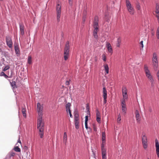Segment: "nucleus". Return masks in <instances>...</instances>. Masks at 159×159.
I'll return each mask as SVG.
<instances>
[{"instance_id": "31", "label": "nucleus", "mask_w": 159, "mask_h": 159, "mask_svg": "<svg viewBox=\"0 0 159 159\" xmlns=\"http://www.w3.org/2000/svg\"><path fill=\"white\" fill-rule=\"evenodd\" d=\"M15 50L16 54H17L19 52V48L18 46H15Z\"/></svg>"}, {"instance_id": "11", "label": "nucleus", "mask_w": 159, "mask_h": 159, "mask_svg": "<svg viewBox=\"0 0 159 159\" xmlns=\"http://www.w3.org/2000/svg\"><path fill=\"white\" fill-rule=\"evenodd\" d=\"M106 46L109 52L112 54L113 50L110 43H109L107 42L106 44Z\"/></svg>"}, {"instance_id": "1", "label": "nucleus", "mask_w": 159, "mask_h": 159, "mask_svg": "<svg viewBox=\"0 0 159 159\" xmlns=\"http://www.w3.org/2000/svg\"><path fill=\"white\" fill-rule=\"evenodd\" d=\"M37 128L39 130V134L41 138H43L44 134V123L42 116H38Z\"/></svg>"}, {"instance_id": "10", "label": "nucleus", "mask_w": 159, "mask_h": 159, "mask_svg": "<svg viewBox=\"0 0 159 159\" xmlns=\"http://www.w3.org/2000/svg\"><path fill=\"white\" fill-rule=\"evenodd\" d=\"M121 106H122V112L124 114H125L126 113V108L125 105V102L124 100L122 101L121 103Z\"/></svg>"}, {"instance_id": "19", "label": "nucleus", "mask_w": 159, "mask_h": 159, "mask_svg": "<svg viewBox=\"0 0 159 159\" xmlns=\"http://www.w3.org/2000/svg\"><path fill=\"white\" fill-rule=\"evenodd\" d=\"M104 67L106 74H108L109 73V67L108 65L107 64H104Z\"/></svg>"}, {"instance_id": "28", "label": "nucleus", "mask_w": 159, "mask_h": 159, "mask_svg": "<svg viewBox=\"0 0 159 159\" xmlns=\"http://www.w3.org/2000/svg\"><path fill=\"white\" fill-rule=\"evenodd\" d=\"M142 141L145 142L147 141V137L145 135H143L142 137Z\"/></svg>"}, {"instance_id": "7", "label": "nucleus", "mask_w": 159, "mask_h": 159, "mask_svg": "<svg viewBox=\"0 0 159 159\" xmlns=\"http://www.w3.org/2000/svg\"><path fill=\"white\" fill-rule=\"evenodd\" d=\"M105 144V141H102V144L101 145V150H102V159H107L106 156V150L104 148V145Z\"/></svg>"}, {"instance_id": "6", "label": "nucleus", "mask_w": 159, "mask_h": 159, "mask_svg": "<svg viewBox=\"0 0 159 159\" xmlns=\"http://www.w3.org/2000/svg\"><path fill=\"white\" fill-rule=\"evenodd\" d=\"M152 64L154 69L157 67L158 66L157 57V53L155 52L153 54Z\"/></svg>"}, {"instance_id": "35", "label": "nucleus", "mask_w": 159, "mask_h": 159, "mask_svg": "<svg viewBox=\"0 0 159 159\" xmlns=\"http://www.w3.org/2000/svg\"><path fill=\"white\" fill-rule=\"evenodd\" d=\"M123 96V97L125 101V99H126L128 98V96L127 93H122Z\"/></svg>"}, {"instance_id": "37", "label": "nucleus", "mask_w": 159, "mask_h": 159, "mask_svg": "<svg viewBox=\"0 0 159 159\" xmlns=\"http://www.w3.org/2000/svg\"><path fill=\"white\" fill-rule=\"evenodd\" d=\"M9 68H10L9 66L8 65H7L3 69V71H5L9 69Z\"/></svg>"}, {"instance_id": "23", "label": "nucleus", "mask_w": 159, "mask_h": 159, "mask_svg": "<svg viewBox=\"0 0 159 159\" xmlns=\"http://www.w3.org/2000/svg\"><path fill=\"white\" fill-rule=\"evenodd\" d=\"M143 148L145 149L147 148L148 147L147 141H142Z\"/></svg>"}, {"instance_id": "34", "label": "nucleus", "mask_w": 159, "mask_h": 159, "mask_svg": "<svg viewBox=\"0 0 159 159\" xmlns=\"http://www.w3.org/2000/svg\"><path fill=\"white\" fill-rule=\"evenodd\" d=\"M61 14H59V13H57V20L58 22H59L60 20V17Z\"/></svg>"}, {"instance_id": "36", "label": "nucleus", "mask_w": 159, "mask_h": 159, "mask_svg": "<svg viewBox=\"0 0 159 159\" xmlns=\"http://www.w3.org/2000/svg\"><path fill=\"white\" fill-rule=\"evenodd\" d=\"M1 76H3L6 78H7L8 77V76L6 75L5 73L3 72H2L0 74Z\"/></svg>"}, {"instance_id": "53", "label": "nucleus", "mask_w": 159, "mask_h": 159, "mask_svg": "<svg viewBox=\"0 0 159 159\" xmlns=\"http://www.w3.org/2000/svg\"><path fill=\"white\" fill-rule=\"evenodd\" d=\"M149 111L150 112H152V109H151H151H149Z\"/></svg>"}, {"instance_id": "46", "label": "nucleus", "mask_w": 159, "mask_h": 159, "mask_svg": "<svg viewBox=\"0 0 159 159\" xmlns=\"http://www.w3.org/2000/svg\"><path fill=\"white\" fill-rule=\"evenodd\" d=\"M68 112H69V113L70 117L72 118V115L71 114L70 110H69V111H68Z\"/></svg>"}, {"instance_id": "3", "label": "nucleus", "mask_w": 159, "mask_h": 159, "mask_svg": "<svg viewBox=\"0 0 159 159\" xmlns=\"http://www.w3.org/2000/svg\"><path fill=\"white\" fill-rule=\"evenodd\" d=\"M98 16H95L93 22V27L94 28L93 35L95 39H97L98 38L97 32L98 29Z\"/></svg>"}, {"instance_id": "52", "label": "nucleus", "mask_w": 159, "mask_h": 159, "mask_svg": "<svg viewBox=\"0 0 159 159\" xmlns=\"http://www.w3.org/2000/svg\"><path fill=\"white\" fill-rule=\"evenodd\" d=\"M15 82L14 81V82H12V86L13 87H14V86H13V85H15Z\"/></svg>"}, {"instance_id": "4", "label": "nucleus", "mask_w": 159, "mask_h": 159, "mask_svg": "<svg viewBox=\"0 0 159 159\" xmlns=\"http://www.w3.org/2000/svg\"><path fill=\"white\" fill-rule=\"evenodd\" d=\"M69 42L68 41L65 45L64 49V58L66 61L68 59L69 57Z\"/></svg>"}, {"instance_id": "29", "label": "nucleus", "mask_w": 159, "mask_h": 159, "mask_svg": "<svg viewBox=\"0 0 159 159\" xmlns=\"http://www.w3.org/2000/svg\"><path fill=\"white\" fill-rule=\"evenodd\" d=\"M96 117L99 118L101 117L99 111H98V109H97L96 110Z\"/></svg>"}, {"instance_id": "40", "label": "nucleus", "mask_w": 159, "mask_h": 159, "mask_svg": "<svg viewBox=\"0 0 159 159\" xmlns=\"http://www.w3.org/2000/svg\"><path fill=\"white\" fill-rule=\"evenodd\" d=\"M74 118H79V115L77 113H75L74 115Z\"/></svg>"}, {"instance_id": "16", "label": "nucleus", "mask_w": 159, "mask_h": 159, "mask_svg": "<svg viewBox=\"0 0 159 159\" xmlns=\"http://www.w3.org/2000/svg\"><path fill=\"white\" fill-rule=\"evenodd\" d=\"M61 6L59 4H58L57 6V13L61 14Z\"/></svg>"}, {"instance_id": "26", "label": "nucleus", "mask_w": 159, "mask_h": 159, "mask_svg": "<svg viewBox=\"0 0 159 159\" xmlns=\"http://www.w3.org/2000/svg\"><path fill=\"white\" fill-rule=\"evenodd\" d=\"M19 144H18V146L15 147L14 148V150L16 152H20V149L19 148Z\"/></svg>"}, {"instance_id": "45", "label": "nucleus", "mask_w": 159, "mask_h": 159, "mask_svg": "<svg viewBox=\"0 0 159 159\" xmlns=\"http://www.w3.org/2000/svg\"><path fill=\"white\" fill-rule=\"evenodd\" d=\"M75 121H79V118H74Z\"/></svg>"}, {"instance_id": "21", "label": "nucleus", "mask_w": 159, "mask_h": 159, "mask_svg": "<svg viewBox=\"0 0 159 159\" xmlns=\"http://www.w3.org/2000/svg\"><path fill=\"white\" fill-rule=\"evenodd\" d=\"M121 42V40L120 38H118L117 39V42L116 43V46L118 47H120V44Z\"/></svg>"}, {"instance_id": "12", "label": "nucleus", "mask_w": 159, "mask_h": 159, "mask_svg": "<svg viewBox=\"0 0 159 159\" xmlns=\"http://www.w3.org/2000/svg\"><path fill=\"white\" fill-rule=\"evenodd\" d=\"M20 31L21 34L22 35H23L24 34V26L23 23H20L19 24Z\"/></svg>"}, {"instance_id": "43", "label": "nucleus", "mask_w": 159, "mask_h": 159, "mask_svg": "<svg viewBox=\"0 0 159 159\" xmlns=\"http://www.w3.org/2000/svg\"><path fill=\"white\" fill-rule=\"evenodd\" d=\"M87 123L88 122H85V127L87 129H88L89 128L88 127Z\"/></svg>"}, {"instance_id": "39", "label": "nucleus", "mask_w": 159, "mask_h": 159, "mask_svg": "<svg viewBox=\"0 0 159 159\" xmlns=\"http://www.w3.org/2000/svg\"><path fill=\"white\" fill-rule=\"evenodd\" d=\"M18 144H20V145H21V141L20 139V138H19V139L18 141V142L17 143L16 145H18Z\"/></svg>"}, {"instance_id": "20", "label": "nucleus", "mask_w": 159, "mask_h": 159, "mask_svg": "<svg viewBox=\"0 0 159 159\" xmlns=\"http://www.w3.org/2000/svg\"><path fill=\"white\" fill-rule=\"evenodd\" d=\"M71 106L70 103L69 102H68L66 104V111L67 112H68V111L70 110V107Z\"/></svg>"}, {"instance_id": "5", "label": "nucleus", "mask_w": 159, "mask_h": 159, "mask_svg": "<svg viewBox=\"0 0 159 159\" xmlns=\"http://www.w3.org/2000/svg\"><path fill=\"white\" fill-rule=\"evenodd\" d=\"M126 4L128 12L130 15H133L134 13V10L129 0H126Z\"/></svg>"}, {"instance_id": "38", "label": "nucleus", "mask_w": 159, "mask_h": 159, "mask_svg": "<svg viewBox=\"0 0 159 159\" xmlns=\"http://www.w3.org/2000/svg\"><path fill=\"white\" fill-rule=\"evenodd\" d=\"M102 59L104 61H106V56L105 54H103L102 56Z\"/></svg>"}, {"instance_id": "18", "label": "nucleus", "mask_w": 159, "mask_h": 159, "mask_svg": "<svg viewBox=\"0 0 159 159\" xmlns=\"http://www.w3.org/2000/svg\"><path fill=\"white\" fill-rule=\"evenodd\" d=\"M136 8L138 10L140 11L141 10L140 4L139 2L138 1L136 4Z\"/></svg>"}, {"instance_id": "51", "label": "nucleus", "mask_w": 159, "mask_h": 159, "mask_svg": "<svg viewBox=\"0 0 159 159\" xmlns=\"http://www.w3.org/2000/svg\"><path fill=\"white\" fill-rule=\"evenodd\" d=\"M70 83L68 81H66V84L67 85H68Z\"/></svg>"}, {"instance_id": "49", "label": "nucleus", "mask_w": 159, "mask_h": 159, "mask_svg": "<svg viewBox=\"0 0 159 159\" xmlns=\"http://www.w3.org/2000/svg\"><path fill=\"white\" fill-rule=\"evenodd\" d=\"M107 98H104L103 102L104 104H105L107 102Z\"/></svg>"}, {"instance_id": "54", "label": "nucleus", "mask_w": 159, "mask_h": 159, "mask_svg": "<svg viewBox=\"0 0 159 159\" xmlns=\"http://www.w3.org/2000/svg\"><path fill=\"white\" fill-rule=\"evenodd\" d=\"M24 148H25V149H27V147L26 146H25L24 147Z\"/></svg>"}, {"instance_id": "32", "label": "nucleus", "mask_w": 159, "mask_h": 159, "mask_svg": "<svg viewBox=\"0 0 159 159\" xmlns=\"http://www.w3.org/2000/svg\"><path fill=\"white\" fill-rule=\"evenodd\" d=\"M121 120V116L120 114L118 115V118L117 119V122L118 123H120V121Z\"/></svg>"}, {"instance_id": "55", "label": "nucleus", "mask_w": 159, "mask_h": 159, "mask_svg": "<svg viewBox=\"0 0 159 159\" xmlns=\"http://www.w3.org/2000/svg\"><path fill=\"white\" fill-rule=\"evenodd\" d=\"M69 1L70 3V2H71L72 0H69Z\"/></svg>"}, {"instance_id": "13", "label": "nucleus", "mask_w": 159, "mask_h": 159, "mask_svg": "<svg viewBox=\"0 0 159 159\" xmlns=\"http://www.w3.org/2000/svg\"><path fill=\"white\" fill-rule=\"evenodd\" d=\"M135 117L137 122H139L140 120V117L139 111L137 110H136L135 111Z\"/></svg>"}, {"instance_id": "42", "label": "nucleus", "mask_w": 159, "mask_h": 159, "mask_svg": "<svg viewBox=\"0 0 159 159\" xmlns=\"http://www.w3.org/2000/svg\"><path fill=\"white\" fill-rule=\"evenodd\" d=\"M96 120L99 123L101 121V117H99V118H97Z\"/></svg>"}, {"instance_id": "8", "label": "nucleus", "mask_w": 159, "mask_h": 159, "mask_svg": "<svg viewBox=\"0 0 159 159\" xmlns=\"http://www.w3.org/2000/svg\"><path fill=\"white\" fill-rule=\"evenodd\" d=\"M43 105H41L39 102L37 103V110L38 112V116H43Z\"/></svg>"}, {"instance_id": "17", "label": "nucleus", "mask_w": 159, "mask_h": 159, "mask_svg": "<svg viewBox=\"0 0 159 159\" xmlns=\"http://www.w3.org/2000/svg\"><path fill=\"white\" fill-rule=\"evenodd\" d=\"M67 135L66 132H64V133L63 141V142L66 144L67 142Z\"/></svg>"}, {"instance_id": "47", "label": "nucleus", "mask_w": 159, "mask_h": 159, "mask_svg": "<svg viewBox=\"0 0 159 159\" xmlns=\"http://www.w3.org/2000/svg\"><path fill=\"white\" fill-rule=\"evenodd\" d=\"M68 112H69V113L70 117L72 118V115L71 114L70 110H69V111H68Z\"/></svg>"}, {"instance_id": "56", "label": "nucleus", "mask_w": 159, "mask_h": 159, "mask_svg": "<svg viewBox=\"0 0 159 159\" xmlns=\"http://www.w3.org/2000/svg\"><path fill=\"white\" fill-rule=\"evenodd\" d=\"M147 159H149V158H148Z\"/></svg>"}, {"instance_id": "24", "label": "nucleus", "mask_w": 159, "mask_h": 159, "mask_svg": "<svg viewBox=\"0 0 159 159\" xmlns=\"http://www.w3.org/2000/svg\"><path fill=\"white\" fill-rule=\"evenodd\" d=\"M28 63L29 64L32 63V57L30 56H29L28 57Z\"/></svg>"}, {"instance_id": "22", "label": "nucleus", "mask_w": 159, "mask_h": 159, "mask_svg": "<svg viewBox=\"0 0 159 159\" xmlns=\"http://www.w3.org/2000/svg\"><path fill=\"white\" fill-rule=\"evenodd\" d=\"M155 12L157 14H159V5L157 4L156 5Z\"/></svg>"}, {"instance_id": "41", "label": "nucleus", "mask_w": 159, "mask_h": 159, "mask_svg": "<svg viewBox=\"0 0 159 159\" xmlns=\"http://www.w3.org/2000/svg\"><path fill=\"white\" fill-rule=\"evenodd\" d=\"M143 41H141L140 43V47L142 48L143 47Z\"/></svg>"}, {"instance_id": "50", "label": "nucleus", "mask_w": 159, "mask_h": 159, "mask_svg": "<svg viewBox=\"0 0 159 159\" xmlns=\"http://www.w3.org/2000/svg\"><path fill=\"white\" fill-rule=\"evenodd\" d=\"M15 155V153L14 152H12L11 153L10 156H13Z\"/></svg>"}, {"instance_id": "27", "label": "nucleus", "mask_w": 159, "mask_h": 159, "mask_svg": "<svg viewBox=\"0 0 159 159\" xmlns=\"http://www.w3.org/2000/svg\"><path fill=\"white\" fill-rule=\"evenodd\" d=\"M106 139V135L104 132H103L102 134V141H105Z\"/></svg>"}, {"instance_id": "44", "label": "nucleus", "mask_w": 159, "mask_h": 159, "mask_svg": "<svg viewBox=\"0 0 159 159\" xmlns=\"http://www.w3.org/2000/svg\"><path fill=\"white\" fill-rule=\"evenodd\" d=\"M88 116H86L85 117V122H88Z\"/></svg>"}, {"instance_id": "9", "label": "nucleus", "mask_w": 159, "mask_h": 159, "mask_svg": "<svg viewBox=\"0 0 159 159\" xmlns=\"http://www.w3.org/2000/svg\"><path fill=\"white\" fill-rule=\"evenodd\" d=\"M6 41L7 45L9 48H11L12 45V42L11 38L9 36H7L6 37Z\"/></svg>"}, {"instance_id": "25", "label": "nucleus", "mask_w": 159, "mask_h": 159, "mask_svg": "<svg viewBox=\"0 0 159 159\" xmlns=\"http://www.w3.org/2000/svg\"><path fill=\"white\" fill-rule=\"evenodd\" d=\"M122 93H127V90L126 88L123 86L122 88Z\"/></svg>"}, {"instance_id": "30", "label": "nucleus", "mask_w": 159, "mask_h": 159, "mask_svg": "<svg viewBox=\"0 0 159 159\" xmlns=\"http://www.w3.org/2000/svg\"><path fill=\"white\" fill-rule=\"evenodd\" d=\"M75 128L77 129H79V121H75Z\"/></svg>"}, {"instance_id": "15", "label": "nucleus", "mask_w": 159, "mask_h": 159, "mask_svg": "<svg viewBox=\"0 0 159 159\" xmlns=\"http://www.w3.org/2000/svg\"><path fill=\"white\" fill-rule=\"evenodd\" d=\"M103 98H107V91L105 87H103Z\"/></svg>"}, {"instance_id": "14", "label": "nucleus", "mask_w": 159, "mask_h": 159, "mask_svg": "<svg viewBox=\"0 0 159 159\" xmlns=\"http://www.w3.org/2000/svg\"><path fill=\"white\" fill-rule=\"evenodd\" d=\"M26 109L25 108V105H24V106L22 107V112L23 114V116L26 117Z\"/></svg>"}, {"instance_id": "33", "label": "nucleus", "mask_w": 159, "mask_h": 159, "mask_svg": "<svg viewBox=\"0 0 159 159\" xmlns=\"http://www.w3.org/2000/svg\"><path fill=\"white\" fill-rule=\"evenodd\" d=\"M156 36L158 39H159V26L157 28L156 31Z\"/></svg>"}, {"instance_id": "2", "label": "nucleus", "mask_w": 159, "mask_h": 159, "mask_svg": "<svg viewBox=\"0 0 159 159\" xmlns=\"http://www.w3.org/2000/svg\"><path fill=\"white\" fill-rule=\"evenodd\" d=\"M144 71L146 77L152 83L154 80L147 64H145L144 65Z\"/></svg>"}, {"instance_id": "48", "label": "nucleus", "mask_w": 159, "mask_h": 159, "mask_svg": "<svg viewBox=\"0 0 159 159\" xmlns=\"http://www.w3.org/2000/svg\"><path fill=\"white\" fill-rule=\"evenodd\" d=\"M156 16L157 18V20H158V23H159V14H157L156 15Z\"/></svg>"}]
</instances>
